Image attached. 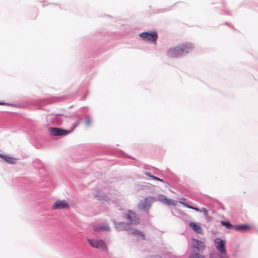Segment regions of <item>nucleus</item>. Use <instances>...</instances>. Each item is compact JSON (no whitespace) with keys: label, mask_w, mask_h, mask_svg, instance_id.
Instances as JSON below:
<instances>
[{"label":"nucleus","mask_w":258,"mask_h":258,"mask_svg":"<svg viewBox=\"0 0 258 258\" xmlns=\"http://www.w3.org/2000/svg\"><path fill=\"white\" fill-rule=\"evenodd\" d=\"M194 48L189 43H183L179 46L170 48L167 51V55L170 57H176L184 53H188Z\"/></svg>","instance_id":"f257e3e1"},{"label":"nucleus","mask_w":258,"mask_h":258,"mask_svg":"<svg viewBox=\"0 0 258 258\" xmlns=\"http://www.w3.org/2000/svg\"><path fill=\"white\" fill-rule=\"evenodd\" d=\"M155 201L156 199L154 197H147L144 200H141L140 202L138 205V208L141 210L147 211L151 208L152 204Z\"/></svg>","instance_id":"f03ea898"},{"label":"nucleus","mask_w":258,"mask_h":258,"mask_svg":"<svg viewBox=\"0 0 258 258\" xmlns=\"http://www.w3.org/2000/svg\"><path fill=\"white\" fill-rule=\"evenodd\" d=\"M140 37L145 41H149L156 43V41L158 38V34L155 31H150L149 32H143L139 34Z\"/></svg>","instance_id":"7ed1b4c3"},{"label":"nucleus","mask_w":258,"mask_h":258,"mask_svg":"<svg viewBox=\"0 0 258 258\" xmlns=\"http://www.w3.org/2000/svg\"><path fill=\"white\" fill-rule=\"evenodd\" d=\"M125 218L130 224L137 225L140 222V218L135 212L128 211L124 215Z\"/></svg>","instance_id":"20e7f679"},{"label":"nucleus","mask_w":258,"mask_h":258,"mask_svg":"<svg viewBox=\"0 0 258 258\" xmlns=\"http://www.w3.org/2000/svg\"><path fill=\"white\" fill-rule=\"evenodd\" d=\"M88 242L89 243V244L93 247L101 248L105 250H106L107 249V247L106 246L103 240L88 239Z\"/></svg>","instance_id":"39448f33"},{"label":"nucleus","mask_w":258,"mask_h":258,"mask_svg":"<svg viewBox=\"0 0 258 258\" xmlns=\"http://www.w3.org/2000/svg\"><path fill=\"white\" fill-rule=\"evenodd\" d=\"M214 242L217 250L221 253L225 254L226 252L225 248L226 241L218 238L215 240Z\"/></svg>","instance_id":"423d86ee"},{"label":"nucleus","mask_w":258,"mask_h":258,"mask_svg":"<svg viewBox=\"0 0 258 258\" xmlns=\"http://www.w3.org/2000/svg\"><path fill=\"white\" fill-rule=\"evenodd\" d=\"M191 247L192 248L197 250L198 251L201 252L204 249L205 245L203 242L193 239L192 240Z\"/></svg>","instance_id":"0eeeda50"},{"label":"nucleus","mask_w":258,"mask_h":258,"mask_svg":"<svg viewBox=\"0 0 258 258\" xmlns=\"http://www.w3.org/2000/svg\"><path fill=\"white\" fill-rule=\"evenodd\" d=\"M157 200L161 203H163L168 206H176L175 203L173 200L168 199L165 196L163 195H159L157 197Z\"/></svg>","instance_id":"6e6552de"},{"label":"nucleus","mask_w":258,"mask_h":258,"mask_svg":"<svg viewBox=\"0 0 258 258\" xmlns=\"http://www.w3.org/2000/svg\"><path fill=\"white\" fill-rule=\"evenodd\" d=\"M49 132L53 136H63L64 135V130L60 129L57 127H49Z\"/></svg>","instance_id":"1a4fd4ad"},{"label":"nucleus","mask_w":258,"mask_h":258,"mask_svg":"<svg viewBox=\"0 0 258 258\" xmlns=\"http://www.w3.org/2000/svg\"><path fill=\"white\" fill-rule=\"evenodd\" d=\"M95 231L99 232L101 231H110V229L108 224L96 225L93 227Z\"/></svg>","instance_id":"9d476101"},{"label":"nucleus","mask_w":258,"mask_h":258,"mask_svg":"<svg viewBox=\"0 0 258 258\" xmlns=\"http://www.w3.org/2000/svg\"><path fill=\"white\" fill-rule=\"evenodd\" d=\"M64 208V202L57 200L52 207V210L62 209Z\"/></svg>","instance_id":"9b49d317"},{"label":"nucleus","mask_w":258,"mask_h":258,"mask_svg":"<svg viewBox=\"0 0 258 258\" xmlns=\"http://www.w3.org/2000/svg\"><path fill=\"white\" fill-rule=\"evenodd\" d=\"M189 225L196 232L200 234L202 233V228L198 224L194 222H190L189 224Z\"/></svg>","instance_id":"f8f14e48"},{"label":"nucleus","mask_w":258,"mask_h":258,"mask_svg":"<svg viewBox=\"0 0 258 258\" xmlns=\"http://www.w3.org/2000/svg\"><path fill=\"white\" fill-rule=\"evenodd\" d=\"M131 233L134 235H138L143 240H144L145 239V234L142 231L139 230L134 229L132 231Z\"/></svg>","instance_id":"ddd939ff"},{"label":"nucleus","mask_w":258,"mask_h":258,"mask_svg":"<svg viewBox=\"0 0 258 258\" xmlns=\"http://www.w3.org/2000/svg\"><path fill=\"white\" fill-rule=\"evenodd\" d=\"M249 228L250 226L246 224L237 225L235 226V229L237 230H246L249 229Z\"/></svg>","instance_id":"4468645a"},{"label":"nucleus","mask_w":258,"mask_h":258,"mask_svg":"<svg viewBox=\"0 0 258 258\" xmlns=\"http://www.w3.org/2000/svg\"><path fill=\"white\" fill-rule=\"evenodd\" d=\"M221 224L229 229H235V226L227 221H221Z\"/></svg>","instance_id":"2eb2a0df"},{"label":"nucleus","mask_w":258,"mask_h":258,"mask_svg":"<svg viewBox=\"0 0 258 258\" xmlns=\"http://www.w3.org/2000/svg\"><path fill=\"white\" fill-rule=\"evenodd\" d=\"M126 227H128V226H127L125 223L121 222L118 224L116 226V228L119 230H127Z\"/></svg>","instance_id":"dca6fc26"},{"label":"nucleus","mask_w":258,"mask_h":258,"mask_svg":"<svg viewBox=\"0 0 258 258\" xmlns=\"http://www.w3.org/2000/svg\"><path fill=\"white\" fill-rule=\"evenodd\" d=\"M6 162L10 164H14L16 162V160L10 156H5L4 159Z\"/></svg>","instance_id":"f3484780"},{"label":"nucleus","mask_w":258,"mask_h":258,"mask_svg":"<svg viewBox=\"0 0 258 258\" xmlns=\"http://www.w3.org/2000/svg\"><path fill=\"white\" fill-rule=\"evenodd\" d=\"M179 203L180 204H182V205H183L184 207H185L187 208H189V209H191L194 210H195V211H200V210H199L198 208H195V207H192V206H189V205H187L186 204L184 203H183V202H179Z\"/></svg>","instance_id":"a211bd4d"},{"label":"nucleus","mask_w":258,"mask_h":258,"mask_svg":"<svg viewBox=\"0 0 258 258\" xmlns=\"http://www.w3.org/2000/svg\"><path fill=\"white\" fill-rule=\"evenodd\" d=\"M189 258H205L203 255L195 252L190 255Z\"/></svg>","instance_id":"6ab92c4d"},{"label":"nucleus","mask_w":258,"mask_h":258,"mask_svg":"<svg viewBox=\"0 0 258 258\" xmlns=\"http://www.w3.org/2000/svg\"><path fill=\"white\" fill-rule=\"evenodd\" d=\"M146 174L148 175V176L150 177L152 179L158 180L160 181L164 182L163 180L155 176L151 175L149 173H146Z\"/></svg>","instance_id":"aec40b11"},{"label":"nucleus","mask_w":258,"mask_h":258,"mask_svg":"<svg viewBox=\"0 0 258 258\" xmlns=\"http://www.w3.org/2000/svg\"><path fill=\"white\" fill-rule=\"evenodd\" d=\"M75 126H74L73 127V128L71 131H67V130H66V131H65L66 135H67L68 134L71 133L75 128Z\"/></svg>","instance_id":"412c9836"},{"label":"nucleus","mask_w":258,"mask_h":258,"mask_svg":"<svg viewBox=\"0 0 258 258\" xmlns=\"http://www.w3.org/2000/svg\"><path fill=\"white\" fill-rule=\"evenodd\" d=\"M5 155L2 154L0 153V158H2L3 159H4V158L5 157Z\"/></svg>","instance_id":"4be33fe9"},{"label":"nucleus","mask_w":258,"mask_h":258,"mask_svg":"<svg viewBox=\"0 0 258 258\" xmlns=\"http://www.w3.org/2000/svg\"><path fill=\"white\" fill-rule=\"evenodd\" d=\"M5 155L2 154L0 153V158H2L3 159H4V158L5 157Z\"/></svg>","instance_id":"5701e85b"},{"label":"nucleus","mask_w":258,"mask_h":258,"mask_svg":"<svg viewBox=\"0 0 258 258\" xmlns=\"http://www.w3.org/2000/svg\"><path fill=\"white\" fill-rule=\"evenodd\" d=\"M4 104L10 105V104H9V103L5 104V103H3V102H0V105H4Z\"/></svg>","instance_id":"b1692460"},{"label":"nucleus","mask_w":258,"mask_h":258,"mask_svg":"<svg viewBox=\"0 0 258 258\" xmlns=\"http://www.w3.org/2000/svg\"><path fill=\"white\" fill-rule=\"evenodd\" d=\"M203 211L205 213H207V211L206 210V209L205 208H203Z\"/></svg>","instance_id":"393cba45"},{"label":"nucleus","mask_w":258,"mask_h":258,"mask_svg":"<svg viewBox=\"0 0 258 258\" xmlns=\"http://www.w3.org/2000/svg\"><path fill=\"white\" fill-rule=\"evenodd\" d=\"M65 207H66V208L67 207V205L66 204Z\"/></svg>","instance_id":"a878e982"}]
</instances>
